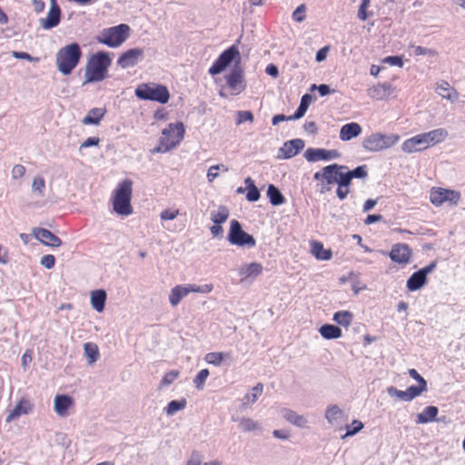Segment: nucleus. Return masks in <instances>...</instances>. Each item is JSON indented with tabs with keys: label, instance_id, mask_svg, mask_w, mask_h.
I'll list each match as a JSON object with an SVG mask.
<instances>
[{
	"label": "nucleus",
	"instance_id": "1",
	"mask_svg": "<svg viewBox=\"0 0 465 465\" xmlns=\"http://www.w3.org/2000/svg\"><path fill=\"white\" fill-rule=\"evenodd\" d=\"M232 62H234V65L226 78L229 87H236L243 82V70L241 65V54L235 45H232L219 55L210 67L209 73L212 75L218 74Z\"/></svg>",
	"mask_w": 465,
	"mask_h": 465
},
{
	"label": "nucleus",
	"instance_id": "2",
	"mask_svg": "<svg viewBox=\"0 0 465 465\" xmlns=\"http://www.w3.org/2000/svg\"><path fill=\"white\" fill-rule=\"evenodd\" d=\"M112 59L106 52L94 54L87 61L84 84L100 82L106 78Z\"/></svg>",
	"mask_w": 465,
	"mask_h": 465
},
{
	"label": "nucleus",
	"instance_id": "3",
	"mask_svg": "<svg viewBox=\"0 0 465 465\" xmlns=\"http://www.w3.org/2000/svg\"><path fill=\"white\" fill-rule=\"evenodd\" d=\"M81 56V48L77 43H73L60 48L55 55L58 71L64 75L71 74L78 64Z\"/></svg>",
	"mask_w": 465,
	"mask_h": 465
},
{
	"label": "nucleus",
	"instance_id": "4",
	"mask_svg": "<svg viewBox=\"0 0 465 465\" xmlns=\"http://www.w3.org/2000/svg\"><path fill=\"white\" fill-rule=\"evenodd\" d=\"M132 186V181L126 179L119 183L114 191L112 199L113 208L119 215L128 216L133 213V207L131 205Z\"/></svg>",
	"mask_w": 465,
	"mask_h": 465
},
{
	"label": "nucleus",
	"instance_id": "5",
	"mask_svg": "<svg viewBox=\"0 0 465 465\" xmlns=\"http://www.w3.org/2000/svg\"><path fill=\"white\" fill-rule=\"evenodd\" d=\"M184 126L183 123L170 124L162 131L160 145L156 152L166 153L176 147L184 137Z\"/></svg>",
	"mask_w": 465,
	"mask_h": 465
},
{
	"label": "nucleus",
	"instance_id": "6",
	"mask_svg": "<svg viewBox=\"0 0 465 465\" xmlns=\"http://www.w3.org/2000/svg\"><path fill=\"white\" fill-rule=\"evenodd\" d=\"M129 31V25L121 24L103 30L101 35L97 37V41L109 47H118L126 40Z\"/></svg>",
	"mask_w": 465,
	"mask_h": 465
},
{
	"label": "nucleus",
	"instance_id": "7",
	"mask_svg": "<svg viewBox=\"0 0 465 465\" xmlns=\"http://www.w3.org/2000/svg\"><path fill=\"white\" fill-rule=\"evenodd\" d=\"M399 139L400 137L395 134L386 135L375 133L364 138L362 146L369 152H379L393 146Z\"/></svg>",
	"mask_w": 465,
	"mask_h": 465
},
{
	"label": "nucleus",
	"instance_id": "8",
	"mask_svg": "<svg viewBox=\"0 0 465 465\" xmlns=\"http://www.w3.org/2000/svg\"><path fill=\"white\" fill-rule=\"evenodd\" d=\"M228 242L232 245L254 247L256 241L252 235L244 232L237 220H232L227 236Z\"/></svg>",
	"mask_w": 465,
	"mask_h": 465
},
{
	"label": "nucleus",
	"instance_id": "9",
	"mask_svg": "<svg viewBox=\"0 0 465 465\" xmlns=\"http://www.w3.org/2000/svg\"><path fill=\"white\" fill-rule=\"evenodd\" d=\"M343 170H345V165L332 163L323 167L321 172H316L313 174V179L323 180L327 184H338L341 182V177L343 176Z\"/></svg>",
	"mask_w": 465,
	"mask_h": 465
},
{
	"label": "nucleus",
	"instance_id": "10",
	"mask_svg": "<svg viewBox=\"0 0 465 465\" xmlns=\"http://www.w3.org/2000/svg\"><path fill=\"white\" fill-rule=\"evenodd\" d=\"M460 199V193L443 188H432L430 193V200L435 206H440L443 203L457 204Z\"/></svg>",
	"mask_w": 465,
	"mask_h": 465
},
{
	"label": "nucleus",
	"instance_id": "11",
	"mask_svg": "<svg viewBox=\"0 0 465 465\" xmlns=\"http://www.w3.org/2000/svg\"><path fill=\"white\" fill-rule=\"evenodd\" d=\"M324 418L330 426L334 427L337 430H341L343 428V424L347 421L348 417L343 410H341L338 405L333 404L327 407Z\"/></svg>",
	"mask_w": 465,
	"mask_h": 465
},
{
	"label": "nucleus",
	"instance_id": "12",
	"mask_svg": "<svg viewBox=\"0 0 465 465\" xmlns=\"http://www.w3.org/2000/svg\"><path fill=\"white\" fill-rule=\"evenodd\" d=\"M389 256L393 262L407 265L412 256V251L406 243H396L392 245Z\"/></svg>",
	"mask_w": 465,
	"mask_h": 465
},
{
	"label": "nucleus",
	"instance_id": "13",
	"mask_svg": "<svg viewBox=\"0 0 465 465\" xmlns=\"http://www.w3.org/2000/svg\"><path fill=\"white\" fill-rule=\"evenodd\" d=\"M135 94L143 100L166 104L170 98L168 89H135Z\"/></svg>",
	"mask_w": 465,
	"mask_h": 465
},
{
	"label": "nucleus",
	"instance_id": "14",
	"mask_svg": "<svg viewBox=\"0 0 465 465\" xmlns=\"http://www.w3.org/2000/svg\"><path fill=\"white\" fill-rule=\"evenodd\" d=\"M143 59V50L141 48L129 49L123 53L118 60L117 64L122 68H129L136 65Z\"/></svg>",
	"mask_w": 465,
	"mask_h": 465
},
{
	"label": "nucleus",
	"instance_id": "15",
	"mask_svg": "<svg viewBox=\"0 0 465 465\" xmlns=\"http://www.w3.org/2000/svg\"><path fill=\"white\" fill-rule=\"evenodd\" d=\"M337 150H326L321 148H308L304 153V157L308 162H317L320 160L329 161L340 157Z\"/></svg>",
	"mask_w": 465,
	"mask_h": 465
},
{
	"label": "nucleus",
	"instance_id": "16",
	"mask_svg": "<svg viewBox=\"0 0 465 465\" xmlns=\"http://www.w3.org/2000/svg\"><path fill=\"white\" fill-rule=\"evenodd\" d=\"M61 19V9L56 2L50 3V9L45 18L39 19L41 27L45 30H50L57 26Z\"/></svg>",
	"mask_w": 465,
	"mask_h": 465
},
{
	"label": "nucleus",
	"instance_id": "17",
	"mask_svg": "<svg viewBox=\"0 0 465 465\" xmlns=\"http://www.w3.org/2000/svg\"><path fill=\"white\" fill-rule=\"evenodd\" d=\"M32 234L44 245L49 247H59L62 245L61 239L47 229L33 228Z\"/></svg>",
	"mask_w": 465,
	"mask_h": 465
},
{
	"label": "nucleus",
	"instance_id": "18",
	"mask_svg": "<svg viewBox=\"0 0 465 465\" xmlns=\"http://www.w3.org/2000/svg\"><path fill=\"white\" fill-rule=\"evenodd\" d=\"M303 147L304 142L299 138L285 142L280 148L278 158L290 159L298 154Z\"/></svg>",
	"mask_w": 465,
	"mask_h": 465
},
{
	"label": "nucleus",
	"instance_id": "19",
	"mask_svg": "<svg viewBox=\"0 0 465 465\" xmlns=\"http://www.w3.org/2000/svg\"><path fill=\"white\" fill-rule=\"evenodd\" d=\"M427 148L422 134L407 139L401 145L402 151L407 153L420 152Z\"/></svg>",
	"mask_w": 465,
	"mask_h": 465
},
{
	"label": "nucleus",
	"instance_id": "20",
	"mask_svg": "<svg viewBox=\"0 0 465 465\" xmlns=\"http://www.w3.org/2000/svg\"><path fill=\"white\" fill-rule=\"evenodd\" d=\"M282 417L291 424L300 429L308 428L309 420L304 415L298 414L292 410L283 409Z\"/></svg>",
	"mask_w": 465,
	"mask_h": 465
},
{
	"label": "nucleus",
	"instance_id": "21",
	"mask_svg": "<svg viewBox=\"0 0 465 465\" xmlns=\"http://www.w3.org/2000/svg\"><path fill=\"white\" fill-rule=\"evenodd\" d=\"M427 147L443 142L448 136V131L444 128H438L427 133H422Z\"/></svg>",
	"mask_w": 465,
	"mask_h": 465
},
{
	"label": "nucleus",
	"instance_id": "22",
	"mask_svg": "<svg viewBox=\"0 0 465 465\" xmlns=\"http://www.w3.org/2000/svg\"><path fill=\"white\" fill-rule=\"evenodd\" d=\"M105 114L106 109L104 107L92 108L82 119L81 123L84 125H99Z\"/></svg>",
	"mask_w": 465,
	"mask_h": 465
},
{
	"label": "nucleus",
	"instance_id": "23",
	"mask_svg": "<svg viewBox=\"0 0 465 465\" xmlns=\"http://www.w3.org/2000/svg\"><path fill=\"white\" fill-rule=\"evenodd\" d=\"M31 409L29 401L22 399L13 410L9 411L5 422L9 423L18 419L21 415L29 413Z\"/></svg>",
	"mask_w": 465,
	"mask_h": 465
},
{
	"label": "nucleus",
	"instance_id": "24",
	"mask_svg": "<svg viewBox=\"0 0 465 465\" xmlns=\"http://www.w3.org/2000/svg\"><path fill=\"white\" fill-rule=\"evenodd\" d=\"M361 133V126L357 123H350L341 126L339 137L341 141H350L359 136Z\"/></svg>",
	"mask_w": 465,
	"mask_h": 465
},
{
	"label": "nucleus",
	"instance_id": "25",
	"mask_svg": "<svg viewBox=\"0 0 465 465\" xmlns=\"http://www.w3.org/2000/svg\"><path fill=\"white\" fill-rule=\"evenodd\" d=\"M72 404H73V400L70 396L56 395L54 397V411L60 417H64L66 415V411Z\"/></svg>",
	"mask_w": 465,
	"mask_h": 465
},
{
	"label": "nucleus",
	"instance_id": "26",
	"mask_svg": "<svg viewBox=\"0 0 465 465\" xmlns=\"http://www.w3.org/2000/svg\"><path fill=\"white\" fill-rule=\"evenodd\" d=\"M368 175L367 166L360 165L353 170H349V168L345 165V170H343V176L341 178L343 179V182H347L351 184V180L353 178L364 179Z\"/></svg>",
	"mask_w": 465,
	"mask_h": 465
},
{
	"label": "nucleus",
	"instance_id": "27",
	"mask_svg": "<svg viewBox=\"0 0 465 465\" xmlns=\"http://www.w3.org/2000/svg\"><path fill=\"white\" fill-rule=\"evenodd\" d=\"M427 283V278L417 271L407 280L406 287L411 292H415L422 288Z\"/></svg>",
	"mask_w": 465,
	"mask_h": 465
},
{
	"label": "nucleus",
	"instance_id": "28",
	"mask_svg": "<svg viewBox=\"0 0 465 465\" xmlns=\"http://www.w3.org/2000/svg\"><path fill=\"white\" fill-rule=\"evenodd\" d=\"M262 264L255 262H251L250 264L242 266L239 269V274L242 277V280L248 278L254 279L257 276H259L262 273Z\"/></svg>",
	"mask_w": 465,
	"mask_h": 465
},
{
	"label": "nucleus",
	"instance_id": "29",
	"mask_svg": "<svg viewBox=\"0 0 465 465\" xmlns=\"http://www.w3.org/2000/svg\"><path fill=\"white\" fill-rule=\"evenodd\" d=\"M106 292L104 290H95L91 292V305L92 307L101 312L104 310L106 302Z\"/></svg>",
	"mask_w": 465,
	"mask_h": 465
},
{
	"label": "nucleus",
	"instance_id": "30",
	"mask_svg": "<svg viewBox=\"0 0 465 465\" xmlns=\"http://www.w3.org/2000/svg\"><path fill=\"white\" fill-rule=\"evenodd\" d=\"M439 413V410L435 406H428L426 407L420 413L417 415L416 422L418 424H424L428 422H431L437 420V415Z\"/></svg>",
	"mask_w": 465,
	"mask_h": 465
},
{
	"label": "nucleus",
	"instance_id": "31",
	"mask_svg": "<svg viewBox=\"0 0 465 465\" xmlns=\"http://www.w3.org/2000/svg\"><path fill=\"white\" fill-rule=\"evenodd\" d=\"M188 295L185 284L174 286L170 292L169 302L173 307L177 306L183 298Z\"/></svg>",
	"mask_w": 465,
	"mask_h": 465
},
{
	"label": "nucleus",
	"instance_id": "32",
	"mask_svg": "<svg viewBox=\"0 0 465 465\" xmlns=\"http://www.w3.org/2000/svg\"><path fill=\"white\" fill-rule=\"evenodd\" d=\"M314 97L309 94L302 95L299 107L292 115L289 116V119L296 120L302 118L305 114L306 111L308 110L310 104L312 103Z\"/></svg>",
	"mask_w": 465,
	"mask_h": 465
},
{
	"label": "nucleus",
	"instance_id": "33",
	"mask_svg": "<svg viewBox=\"0 0 465 465\" xmlns=\"http://www.w3.org/2000/svg\"><path fill=\"white\" fill-rule=\"evenodd\" d=\"M312 253L317 260L329 261L331 258V251L324 249L323 245L319 242H312Z\"/></svg>",
	"mask_w": 465,
	"mask_h": 465
},
{
	"label": "nucleus",
	"instance_id": "34",
	"mask_svg": "<svg viewBox=\"0 0 465 465\" xmlns=\"http://www.w3.org/2000/svg\"><path fill=\"white\" fill-rule=\"evenodd\" d=\"M263 391V385L262 383H257L254 387L252 388L251 393H246L242 398V409L250 404H253L262 395Z\"/></svg>",
	"mask_w": 465,
	"mask_h": 465
},
{
	"label": "nucleus",
	"instance_id": "35",
	"mask_svg": "<svg viewBox=\"0 0 465 465\" xmlns=\"http://www.w3.org/2000/svg\"><path fill=\"white\" fill-rule=\"evenodd\" d=\"M321 335L326 340L338 339L341 336V330L332 324H324L319 330Z\"/></svg>",
	"mask_w": 465,
	"mask_h": 465
},
{
	"label": "nucleus",
	"instance_id": "36",
	"mask_svg": "<svg viewBox=\"0 0 465 465\" xmlns=\"http://www.w3.org/2000/svg\"><path fill=\"white\" fill-rule=\"evenodd\" d=\"M231 357L230 352L214 351L205 354L204 361L211 365L220 366L223 361Z\"/></svg>",
	"mask_w": 465,
	"mask_h": 465
},
{
	"label": "nucleus",
	"instance_id": "37",
	"mask_svg": "<svg viewBox=\"0 0 465 465\" xmlns=\"http://www.w3.org/2000/svg\"><path fill=\"white\" fill-rule=\"evenodd\" d=\"M230 213L226 206L220 205L217 210H213L210 213V218L213 223L222 224L229 218Z\"/></svg>",
	"mask_w": 465,
	"mask_h": 465
},
{
	"label": "nucleus",
	"instance_id": "38",
	"mask_svg": "<svg viewBox=\"0 0 465 465\" xmlns=\"http://www.w3.org/2000/svg\"><path fill=\"white\" fill-rule=\"evenodd\" d=\"M267 196L270 203L274 205H282L285 203V198L280 190L273 184H270L267 189Z\"/></svg>",
	"mask_w": 465,
	"mask_h": 465
},
{
	"label": "nucleus",
	"instance_id": "39",
	"mask_svg": "<svg viewBox=\"0 0 465 465\" xmlns=\"http://www.w3.org/2000/svg\"><path fill=\"white\" fill-rule=\"evenodd\" d=\"M238 421L239 428L243 432H251L262 430L260 423L251 418L242 417L238 420Z\"/></svg>",
	"mask_w": 465,
	"mask_h": 465
},
{
	"label": "nucleus",
	"instance_id": "40",
	"mask_svg": "<svg viewBox=\"0 0 465 465\" xmlns=\"http://www.w3.org/2000/svg\"><path fill=\"white\" fill-rule=\"evenodd\" d=\"M84 351L85 357L88 359V363L90 365L94 364L97 361L99 358V349L95 343L86 342L84 344Z\"/></svg>",
	"mask_w": 465,
	"mask_h": 465
},
{
	"label": "nucleus",
	"instance_id": "41",
	"mask_svg": "<svg viewBox=\"0 0 465 465\" xmlns=\"http://www.w3.org/2000/svg\"><path fill=\"white\" fill-rule=\"evenodd\" d=\"M333 321L339 325L349 327L353 320V314L349 311H340L334 313Z\"/></svg>",
	"mask_w": 465,
	"mask_h": 465
},
{
	"label": "nucleus",
	"instance_id": "42",
	"mask_svg": "<svg viewBox=\"0 0 465 465\" xmlns=\"http://www.w3.org/2000/svg\"><path fill=\"white\" fill-rule=\"evenodd\" d=\"M186 404L187 402L184 399L181 401H171L165 407V412L168 416H173L176 412L185 409Z\"/></svg>",
	"mask_w": 465,
	"mask_h": 465
},
{
	"label": "nucleus",
	"instance_id": "43",
	"mask_svg": "<svg viewBox=\"0 0 465 465\" xmlns=\"http://www.w3.org/2000/svg\"><path fill=\"white\" fill-rule=\"evenodd\" d=\"M364 425L363 423L359 420H353L351 425L346 424V433L342 435L341 438L342 440L352 437L356 435L358 432H360L363 429Z\"/></svg>",
	"mask_w": 465,
	"mask_h": 465
},
{
	"label": "nucleus",
	"instance_id": "44",
	"mask_svg": "<svg viewBox=\"0 0 465 465\" xmlns=\"http://www.w3.org/2000/svg\"><path fill=\"white\" fill-rule=\"evenodd\" d=\"M45 182L42 176H36L32 182L33 193L43 197L45 195Z\"/></svg>",
	"mask_w": 465,
	"mask_h": 465
},
{
	"label": "nucleus",
	"instance_id": "45",
	"mask_svg": "<svg viewBox=\"0 0 465 465\" xmlns=\"http://www.w3.org/2000/svg\"><path fill=\"white\" fill-rule=\"evenodd\" d=\"M393 89H368V95L374 100H383L392 94Z\"/></svg>",
	"mask_w": 465,
	"mask_h": 465
},
{
	"label": "nucleus",
	"instance_id": "46",
	"mask_svg": "<svg viewBox=\"0 0 465 465\" xmlns=\"http://www.w3.org/2000/svg\"><path fill=\"white\" fill-rule=\"evenodd\" d=\"M185 286L188 290V294L190 292L209 293L213 289V285L212 283H206L203 285L185 284Z\"/></svg>",
	"mask_w": 465,
	"mask_h": 465
},
{
	"label": "nucleus",
	"instance_id": "47",
	"mask_svg": "<svg viewBox=\"0 0 465 465\" xmlns=\"http://www.w3.org/2000/svg\"><path fill=\"white\" fill-rule=\"evenodd\" d=\"M210 372L207 369L201 370L193 379V384L197 390H203Z\"/></svg>",
	"mask_w": 465,
	"mask_h": 465
},
{
	"label": "nucleus",
	"instance_id": "48",
	"mask_svg": "<svg viewBox=\"0 0 465 465\" xmlns=\"http://www.w3.org/2000/svg\"><path fill=\"white\" fill-rule=\"evenodd\" d=\"M439 92V95L442 98L450 101V103H454L459 98V94L456 89H437Z\"/></svg>",
	"mask_w": 465,
	"mask_h": 465
},
{
	"label": "nucleus",
	"instance_id": "49",
	"mask_svg": "<svg viewBox=\"0 0 465 465\" xmlns=\"http://www.w3.org/2000/svg\"><path fill=\"white\" fill-rule=\"evenodd\" d=\"M407 395L409 401L420 395L422 392L427 391V386H410L407 390Z\"/></svg>",
	"mask_w": 465,
	"mask_h": 465
},
{
	"label": "nucleus",
	"instance_id": "50",
	"mask_svg": "<svg viewBox=\"0 0 465 465\" xmlns=\"http://www.w3.org/2000/svg\"><path fill=\"white\" fill-rule=\"evenodd\" d=\"M349 186L350 183L346 181L343 182V179L341 178V182L338 183V188L336 190V194L340 200H344L348 196L350 193Z\"/></svg>",
	"mask_w": 465,
	"mask_h": 465
},
{
	"label": "nucleus",
	"instance_id": "51",
	"mask_svg": "<svg viewBox=\"0 0 465 465\" xmlns=\"http://www.w3.org/2000/svg\"><path fill=\"white\" fill-rule=\"evenodd\" d=\"M387 393L391 397H395L403 401H409L407 391H400L397 388L391 386L387 388Z\"/></svg>",
	"mask_w": 465,
	"mask_h": 465
},
{
	"label": "nucleus",
	"instance_id": "52",
	"mask_svg": "<svg viewBox=\"0 0 465 465\" xmlns=\"http://www.w3.org/2000/svg\"><path fill=\"white\" fill-rule=\"evenodd\" d=\"M222 170L223 172H228V167L223 164L213 165L208 169L207 172V179L209 182H213L215 178L218 177V171Z\"/></svg>",
	"mask_w": 465,
	"mask_h": 465
},
{
	"label": "nucleus",
	"instance_id": "53",
	"mask_svg": "<svg viewBox=\"0 0 465 465\" xmlns=\"http://www.w3.org/2000/svg\"><path fill=\"white\" fill-rule=\"evenodd\" d=\"M178 377H179V371H168L163 377V379L161 381V385L162 386H168V385L172 384Z\"/></svg>",
	"mask_w": 465,
	"mask_h": 465
},
{
	"label": "nucleus",
	"instance_id": "54",
	"mask_svg": "<svg viewBox=\"0 0 465 465\" xmlns=\"http://www.w3.org/2000/svg\"><path fill=\"white\" fill-rule=\"evenodd\" d=\"M253 122V114L250 111H238L236 124H241L243 122Z\"/></svg>",
	"mask_w": 465,
	"mask_h": 465
},
{
	"label": "nucleus",
	"instance_id": "55",
	"mask_svg": "<svg viewBox=\"0 0 465 465\" xmlns=\"http://www.w3.org/2000/svg\"><path fill=\"white\" fill-rule=\"evenodd\" d=\"M382 63L387 64L391 66L402 67L403 65L402 57L399 55L387 56L382 60Z\"/></svg>",
	"mask_w": 465,
	"mask_h": 465
},
{
	"label": "nucleus",
	"instance_id": "56",
	"mask_svg": "<svg viewBox=\"0 0 465 465\" xmlns=\"http://www.w3.org/2000/svg\"><path fill=\"white\" fill-rule=\"evenodd\" d=\"M305 5H299L292 13V18L299 23H302L305 19Z\"/></svg>",
	"mask_w": 465,
	"mask_h": 465
},
{
	"label": "nucleus",
	"instance_id": "57",
	"mask_svg": "<svg viewBox=\"0 0 465 465\" xmlns=\"http://www.w3.org/2000/svg\"><path fill=\"white\" fill-rule=\"evenodd\" d=\"M54 263H55V258L52 254L44 255L40 261V264L46 269L54 268Z\"/></svg>",
	"mask_w": 465,
	"mask_h": 465
},
{
	"label": "nucleus",
	"instance_id": "58",
	"mask_svg": "<svg viewBox=\"0 0 465 465\" xmlns=\"http://www.w3.org/2000/svg\"><path fill=\"white\" fill-rule=\"evenodd\" d=\"M247 194H246V200L249 201V202H257L260 197H261V194H260V192L258 190V188L256 186H252L250 189L247 190Z\"/></svg>",
	"mask_w": 465,
	"mask_h": 465
},
{
	"label": "nucleus",
	"instance_id": "59",
	"mask_svg": "<svg viewBox=\"0 0 465 465\" xmlns=\"http://www.w3.org/2000/svg\"><path fill=\"white\" fill-rule=\"evenodd\" d=\"M178 214H179L178 210H173V211L164 210L161 213L160 217L163 221H172V220H174L178 216Z\"/></svg>",
	"mask_w": 465,
	"mask_h": 465
},
{
	"label": "nucleus",
	"instance_id": "60",
	"mask_svg": "<svg viewBox=\"0 0 465 465\" xmlns=\"http://www.w3.org/2000/svg\"><path fill=\"white\" fill-rule=\"evenodd\" d=\"M25 168L22 164H15L11 172L13 179H18L25 175Z\"/></svg>",
	"mask_w": 465,
	"mask_h": 465
},
{
	"label": "nucleus",
	"instance_id": "61",
	"mask_svg": "<svg viewBox=\"0 0 465 465\" xmlns=\"http://www.w3.org/2000/svg\"><path fill=\"white\" fill-rule=\"evenodd\" d=\"M100 143V138L98 137H88L84 142H83L80 145V150L83 148H87L91 146H97Z\"/></svg>",
	"mask_w": 465,
	"mask_h": 465
},
{
	"label": "nucleus",
	"instance_id": "62",
	"mask_svg": "<svg viewBox=\"0 0 465 465\" xmlns=\"http://www.w3.org/2000/svg\"><path fill=\"white\" fill-rule=\"evenodd\" d=\"M413 53L416 55H434L435 52L432 49L422 47V46H414Z\"/></svg>",
	"mask_w": 465,
	"mask_h": 465
},
{
	"label": "nucleus",
	"instance_id": "63",
	"mask_svg": "<svg viewBox=\"0 0 465 465\" xmlns=\"http://www.w3.org/2000/svg\"><path fill=\"white\" fill-rule=\"evenodd\" d=\"M409 375L419 382L420 386H427V381L421 377L415 369H409Z\"/></svg>",
	"mask_w": 465,
	"mask_h": 465
},
{
	"label": "nucleus",
	"instance_id": "64",
	"mask_svg": "<svg viewBox=\"0 0 465 465\" xmlns=\"http://www.w3.org/2000/svg\"><path fill=\"white\" fill-rule=\"evenodd\" d=\"M186 465H202L201 455L197 451H193L191 458L187 460Z\"/></svg>",
	"mask_w": 465,
	"mask_h": 465
}]
</instances>
